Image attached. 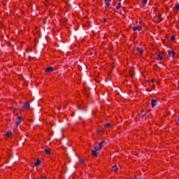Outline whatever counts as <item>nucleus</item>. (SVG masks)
I'll use <instances>...</instances> for the list:
<instances>
[{
	"label": "nucleus",
	"instance_id": "nucleus-1",
	"mask_svg": "<svg viewBox=\"0 0 179 179\" xmlns=\"http://www.w3.org/2000/svg\"><path fill=\"white\" fill-rule=\"evenodd\" d=\"M29 108H30V103L28 101L25 102V103L24 104V106L22 107L23 109H27V110L29 109Z\"/></svg>",
	"mask_w": 179,
	"mask_h": 179
},
{
	"label": "nucleus",
	"instance_id": "nucleus-2",
	"mask_svg": "<svg viewBox=\"0 0 179 179\" xmlns=\"http://www.w3.org/2000/svg\"><path fill=\"white\" fill-rule=\"evenodd\" d=\"M152 108H155L157 105V100L152 99L151 101Z\"/></svg>",
	"mask_w": 179,
	"mask_h": 179
},
{
	"label": "nucleus",
	"instance_id": "nucleus-3",
	"mask_svg": "<svg viewBox=\"0 0 179 179\" xmlns=\"http://www.w3.org/2000/svg\"><path fill=\"white\" fill-rule=\"evenodd\" d=\"M132 30L133 31H140L141 30H142V27H141L140 25H137L136 27H134L132 28Z\"/></svg>",
	"mask_w": 179,
	"mask_h": 179
},
{
	"label": "nucleus",
	"instance_id": "nucleus-4",
	"mask_svg": "<svg viewBox=\"0 0 179 179\" xmlns=\"http://www.w3.org/2000/svg\"><path fill=\"white\" fill-rule=\"evenodd\" d=\"M55 69L52 66L48 67L46 69H45V71L47 73L52 72L54 71Z\"/></svg>",
	"mask_w": 179,
	"mask_h": 179
},
{
	"label": "nucleus",
	"instance_id": "nucleus-5",
	"mask_svg": "<svg viewBox=\"0 0 179 179\" xmlns=\"http://www.w3.org/2000/svg\"><path fill=\"white\" fill-rule=\"evenodd\" d=\"M136 51H137L138 53H140L141 55L143 54V48H140L139 47H137V48H136Z\"/></svg>",
	"mask_w": 179,
	"mask_h": 179
},
{
	"label": "nucleus",
	"instance_id": "nucleus-6",
	"mask_svg": "<svg viewBox=\"0 0 179 179\" xmlns=\"http://www.w3.org/2000/svg\"><path fill=\"white\" fill-rule=\"evenodd\" d=\"M168 53H169V57L172 56V57H174V56H175L174 52H172L171 50H168Z\"/></svg>",
	"mask_w": 179,
	"mask_h": 179
},
{
	"label": "nucleus",
	"instance_id": "nucleus-7",
	"mask_svg": "<svg viewBox=\"0 0 179 179\" xmlns=\"http://www.w3.org/2000/svg\"><path fill=\"white\" fill-rule=\"evenodd\" d=\"M41 164V162L39 160V159H37L34 165H35V166H38Z\"/></svg>",
	"mask_w": 179,
	"mask_h": 179
},
{
	"label": "nucleus",
	"instance_id": "nucleus-8",
	"mask_svg": "<svg viewBox=\"0 0 179 179\" xmlns=\"http://www.w3.org/2000/svg\"><path fill=\"white\" fill-rule=\"evenodd\" d=\"M44 151H45V152H46L47 155H51L50 149L45 148Z\"/></svg>",
	"mask_w": 179,
	"mask_h": 179
},
{
	"label": "nucleus",
	"instance_id": "nucleus-9",
	"mask_svg": "<svg viewBox=\"0 0 179 179\" xmlns=\"http://www.w3.org/2000/svg\"><path fill=\"white\" fill-rule=\"evenodd\" d=\"M92 155H93L94 157L97 156V150H92Z\"/></svg>",
	"mask_w": 179,
	"mask_h": 179
},
{
	"label": "nucleus",
	"instance_id": "nucleus-10",
	"mask_svg": "<svg viewBox=\"0 0 179 179\" xmlns=\"http://www.w3.org/2000/svg\"><path fill=\"white\" fill-rule=\"evenodd\" d=\"M163 59V57L160 55H157V60L162 61Z\"/></svg>",
	"mask_w": 179,
	"mask_h": 179
},
{
	"label": "nucleus",
	"instance_id": "nucleus-11",
	"mask_svg": "<svg viewBox=\"0 0 179 179\" xmlns=\"http://www.w3.org/2000/svg\"><path fill=\"white\" fill-rule=\"evenodd\" d=\"M111 0H105V3H106V6H110V3Z\"/></svg>",
	"mask_w": 179,
	"mask_h": 179
},
{
	"label": "nucleus",
	"instance_id": "nucleus-12",
	"mask_svg": "<svg viewBox=\"0 0 179 179\" xmlns=\"http://www.w3.org/2000/svg\"><path fill=\"white\" fill-rule=\"evenodd\" d=\"M105 143L104 141H102L101 143H99V147L103 148V145Z\"/></svg>",
	"mask_w": 179,
	"mask_h": 179
},
{
	"label": "nucleus",
	"instance_id": "nucleus-13",
	"mask_svg": "<svg viewBox=\"0 0 179 179\" xmlns=\"http://www.w3.org/2000/svg\"><path fill=\"white\" fill-rule=\"evenodd\" d=\"M102 148H100V146L97 147V146H95L94 147V150L95 151H99Z\"/></svg>",
	"mask_w": 179,
	"mask_h": 179
},
{
	"label": "nucleus",
	"instance_id": "nucleus-14",
	"mask_svg": "<svg viewBox=\"0 0 179 179\" xmlns=\"http://www.w3.org/2000/svg\"><path fill=\"white\" fill-rule=\"evenodd\" d=\"M6 135H7V136L9 138L12 136V133L10 131H8L6 133Z\"/></svg>",
	"mask_w": 179,
	"mask_h": 179
},
{
	"label": "nucleus",
	"instance_id": "nucleus-15",
	"mask_svg": "<svg viewBox=\"0 0 179 179\" xmlns=\"http://www.w3.org/2000/svg\"><path fill=\"white\" fill-rule=\"evenodd\" d=\"M120 8H121V3H117V6H116V9H117V10H119Z\"/></svg>",
	"mask_w": 179,
	"mask_h": 179
},
{
	"label": "nucleus",
	"instance_id": "nucleus-16",
	"mask_svg": "<svg viewBox=\"0 0 179 179\" xmlns=\"http://www.w3.org/2000/svg\"><path fill=\"white\" fill-rule=\"evenodd\" d=\"M142 4H147L148 0H141Z\"/></svg>",
	"mask_w": 179,
	"mask_h": 179
},
{
	"label": "nucleus",
	"instance_id": "nucleus-17",
	"mask_svg": "<svg viewBox=\"0 0 179 179\" xmlns=\"http://www.w3.org/2000/svg\"><path fill=\"white\" fill-rule=\"evenodd\" d=\"M175 8H176L177 10H179V3H177V4L175 6Z\"/></svg>",
	"mask_w": 179,
	"mask_h": 179
},
{
	"label": "nucleus",
	"instance_id": "nucleus-18",
	"mask_svg": "<svg viewBox=\"0 0 179 179\" xmlns=\"http://www.w3.org/2000/svg\"><path fill=\"white\" fill-rule=\"evenodd\" d=\"M110 123H106L103 126H105L106 128H108L110 127Z\"/></svg>",
	"mask_w": 179,
	"mask_h": 179
},
{
	"label": "nucleus",
	"instance_id": "nucleus-19",
	"mask_svg": "<svg viewBox=\"0 0 179 179\" xmlns=\"http://www.w3.org/2000/svg\"><path fill=\"white\" fill-rule=\"evenodd\" d=\"M80 164L85 165L84 160L80 159Z\"/></svg>",
	"mask_w": 179,
	"mask_h": 179
},
{
	"label": "nucleus",
	"instance_id": "nucleus-20",
	"mask_svg": "<svg viewBox=\"0 0 179 179\" xmlns=\"http://www.w3.org/2000/svg\"><path fill=\"white\" fill-rule=\"evenodd\" d=\"M171 40L172 41H173L174 40H176L175 36H171Z\"/></svg>",
	"mask_w": 179,
	"mask_h": 179
},
{
	"label": "nucleus",
	"instance_id": "nucleus-21",
	"mask_svg": "<svg viewBox=\"0 0 179 179\" xmlns=\"http://www.w3.org/2000/svg\"><path fill=\"white\" fill-rule=\"evenodd\" d=\"M147 115V112H145L143 115H141V118H144L145 116Z\"/></svg>",
	"mask_w": 179,
	"mask_h": 179
},
{
	"label": "nucleus",
	"instance_id": "nucleus-22",
	"mask_svg": "<svg viewBox=\"0 0 179 179\" xmlns=\"http://www.w3.org/2000/svg\"><path fill=\"white\" fill-rule=\"evenodd\" d=\"M20 121H21V120H17V121L15 122V125H20Z\"/></svg>",
	"mask_w": 179,
	"mask_h": 179
},
{
	"label": "nucleus",
	"instance_id": "nucleus-23",
	"mask_svg": "<svg viewBox=\"0 0 179 179\" xmlns=\"http://www.w3.org/2000/svg\"><path fill=\"white\" fill-rule=\"evenodd\" d=\"M117 171H119V169L118 168H115L114 172L117 173Z\"/></svg>",
	"mask_w": 179,
	"mask_h": 179
},
{
	"label": "nucleus",
	"instance_id": "nucleus-24",
	"mask_svg": "<svg viewBox=\"0 0 179 179\" xmlns=\"http://www.w3.org/2000/svg\"><path fill=\"white\" fill-rule=\"evenodd\" d=\"M17 120H19L18 121H22V117H17Z\"/></svg>",
	"mask_w": 179,
	"mask_h": 179
},
{
	"label": "nucleus",
	"instance_id": "nucleus-25",
	"mask_svg": "<svg viewBox=\"0 0 179 179\" xmlns=\"http://www.w3.org/2000/svg\"><path fill=\"white\" fill-rule=\"evenodd\" d=\"M157 19H159V20H162V17H160V15L157 16Z\"/></svg>",
	"mask_w": 179,
	"mask_h": 179
},
{
	"label": "nucleus",
	"instance_id": "nucleus-26",
	"mask_svg": "<svg viewBox=\"0 0 179 179\" xmlns=\"http://www.w3.org/2000/svg\"><path fill=\"white\" fill-rule=\"evenodd\" d=\"M87 92V96H89L90 95V92L88 91H86Z\"/></svg>",
	"mask_w": 179,
	"mask_h": 179
},
{
	"label": "nucleus",
	"instance_id": "nucleus-27",
	"mask_svg": "<svg viewBox=\"0 0 179 179\" xmlns=\"http://www.w3.org/2000/svg\"><path fill=\"white\" fill-rule=\"evenodd\" d=\"M46 179V177H43V176H41V179Z\"/></svg>",
	"mask_w": 179,
	"mask_h": 179
},
{
	"label": "nucleus",
	"instance_id": "nucleus-28",
	"mask_svg": "<svg viewBox=\"0 0 179 179\" xmlns=\"http://www.w3.org/2000/svg\"><path fill=\"white\" fill-rule=\"evenodd\" d=\"M134 75H132V73H130V77H134Z\"/></svg>",
	"mask_w": 179,
	"mask_h": 179
},
{
	"label": "nucleus",
	"instance_id": "nucleus-29",
	"mask_svg": "<svg viewBox=\"0 0 179 179\" xmlns=\"http://www.w3.org/2000/svg\"><path fill=\"white\" fill-rule=\"evenodd\" d=\"M151 81H152V83H154V82H155V79L152 78V79L151 80Z\"/></svg>",
	"mask_w": 179,
	"mask_h": 179
},
{
	"label": "nucleus",
	"instance_id": "nucleus-30",
	"mask_svg": "<svg viewBox=\"0 0 179 179\" xmlns=\"http://www.w3.org/2000/svg\"><path fill=\"white\" fill-rule=\"evenodd\" d=\"M103 22H107V19H103Z\"/></svg>",
	"mask_w": 179,
	"mask_h": 179
},
{
	"label": "nucleus",
	"instance_id": "nucleus-31",
	"mask_svg": "<svg viewBox=\"0 0 179 179\" xmlns=\"http://www.w3.org/2000/svg\"><path fill=\"white\" fill-rule=\"evenodd\" d=\"M131 179H143V178H131Z\"/></svg>",
	"mask_w": 179,
	"mask_h": 179
},
{
	"label": "nucleus",
	"instance_id": "nucleus-32",
	"mask_svg": "<svg viewBox=\"0 0 179 179\" xmlns=\"http://www.w3.org/2000/svg\"><path fill=\"white\" fill-rule=\"evenodd\" d=\"M115 167H117V166H116V165H114V166H113V168H115Z\"/></svg>",
	"mask_w": 179,
	"mask_h": 179
},
{
	"label": "nucleus",
	"instance_id": "nucleus-33",
	"mask_svg": "<svg viewBox=\"0 0 179 179\" xmlns=\"http://www.w3.org/2000/svg\"><path fill=\"white\" fill-rule=\"evenodd\" d=\"M64 108H66V106L65 105H64Z\"/></svg>",
	"mask_w": 179,
	"mask_h": 179
},
{
	"label": "nucleus",
	"instance_id": "nucleus-34",
	"mask_svg": "<svg viewBox=\"0 0 179 179\" xmlns=\"http://www.w3.org/2000/svg\"><path fill=\"white\" fill-rule=\"evenodd\" d=\"M78 109H80V106H78Z\"/></svg>",
	"mask_w": 179,
	"mask_h": 179
},
{
	"label": "nucleus",
	"instance_id": "nucleus-35",
	"mask_svg": "<svg viewBox=\"0 0 179 179\" xmlns=\"http://www.w3.org/2000/svg\"><path fill=\"white\" fill-rule=\"evenodd\" d=\"M178 122H179V116H178Z\"/></svg>",
	"mask_w": 179,
	"mask_h": 179
}]
</instances>
